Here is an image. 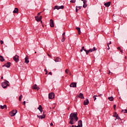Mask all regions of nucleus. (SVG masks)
Masks as SVG:
<instances>
[{"label": "nucleus", "mask_w": 127, "mask_h": 127, "mask_svg": "<svg viewBox=\"0 0 127 127\" xmlns=\"http://www.w3.org/2000/svg\"><path fill=\"white\" fill-rule=\"evenodd\" d=\"M70 121L69 124L70 125H74V124L78 121V118L77 116V113H72L69 116Z\"/></svg>", "instance_id": "obj_1"}, {"label": "nucleus", "mask_w": 127, "mask_h": 127, "mask_svg": "<svg viewBox=\"0 0 127 127\" xmlns=\"http://www.w3.org/2000/svg\"><path fill=\"white\" fill-rule=\"evenodd\" d=\"M8 81L5 82L4 81L3 82H2L1 83V86L2 87V88H3V89H5V88L8 87V86H9V84H8Z\"/></svg>", "instance_id": "obj_2"}, {"label": "nucleus", "mask_w": 127, "mask_h": 127, "mask_svg": "<svg viewBox=\"0 0 127 127\" xmlns=\"http://www.w3.org/2000/svg\"><path fill=\"white\" fill-rule=\"evenodd\" d=\"M17 113V110H12L11 112H10V116H11V117H14V116L16 115Z\"/></svg>", "instance_id": "obj_3"}, {"label": "nucleus", "mask_w": 127, "mask_h": 127, "mask_svg": "<svg viewBox=\"0 0 127 127\" xmlns=\"http://www.w3.org/2000/svg\"><path fill=\"white\" fill-rule=\"evenodd\" d=\"M19 57L17 55H16L15 56H14L13 57V59L14 60V61H15V62H18V61H19Z\"/></svg>", "instance_id": "obj_4"}, {"label": "nucleus", "mask_w": 127, "mask_h": 127, "mask_svg": "<svg viewBox=\"0 0 127 127\" xmlns=\"http://www.w3.org/2000/svg\"><path fill=\"white\" fill-rule=\"evenodd\" d=\"M63 8H64V5H61V6H58V5H55L54 6V9H63Z\"/></svg>", "instance_id": "obj_5"}, {"label": "nucleus", "mask_w": 127, "mask_h": 127, "mask_svg": "<svg viewBox=\"0 0 127 127\" xmlns=\"http://www.w3.org/2000/svg\"><path fill=\"white\" fill-rule=\"evenodd\" d=\"M55 94L54 93L51 92L49 94V99L50 100H52V99H54Z\"/></svg>", "instance_id": "obj_6"}, {"label": "nucleus", "mask_w": 127, "mask_h": 127, "mask_svg": "<svg viewBox=\"0 0 127 127\" xmlns=\"http://www.w3.org/2000/svg\"><path fill=\"white\" fill-rule=\"evenodd\" d=\"M36 20L39 22V21H41V19H42V16H40V17H38V16L35 17Z\"/></svg>", "instance_id": "obj_7"}, {"label": "nucleus", "mask_w": 127, "mask_h": 127, "mask_svg": "<svg viewBox=\"0 0 127 127\" xmlns=\"http://www.w3.org/2000/svg\"><path fill=\"white\" fill-rule=\"evenodd\" d=\"M70 87L72 88H76V87H77V83L72 82L70 84Z\"/></svg>", "instance_id": "obj_8"}, {"label": "nucleus", "mask_w": 127, "mask_h": 127, "mask_svg": "<svg viewBox=\"0 0 127 127\" xmlns=\"http://www.w3.org/2000/svg\"><path fill=\"white\" fill-rule=\"evenodd\" d=\"M81 0L83 1V7H84V8H86V7L88 6V5L87 4V0Z\"/></svg>", "instance_id": "obj_9"}, {"label": "nucleus", "mask_w": 127, "mask_h": 127, "mask_svg": "<svg viewBox=\"0 0 127 127\" xmlns=\"http://www.w3.org/2000/svg\"><path fill=\"white\" fill-rule=\"evenodd\" d=\"M50 25L51 27H54V23L53 22V20L52 19L50 20Z\"/></svg>", "instance_id": "obj_10"}, {"label": "nucleus", "mask_w": 127, "mask_h": 127, "mask_svg": "<svg viewBox=\"0 0 127 127\" xmlns=\"http://www.w3.org/2000/svg\"><path fill=\"white\" fill-rule=\"evenodd\" d=\"M32 89H33L34 90H37V91H38V90H39V87H38L37 85L35 84L32 87Z\"/></svg>", "instance_id": "obj_11"}, {"label": "nucleus", "mask_w": 127, "mask_h": 127, "mask_svg": "<svg viewBox=\"0 0 127 127\" xmlns=\"http://www.w3.org/2000/svg\"><path fill=\"white\" fill-rule=\"evenodd\" d=\"M83 105L84 106H87V105H89V100L86 99L83 102Z\"/></svg>", "instance_id": "obj_12"}, {"label": "nucleus", "mask_w": 127, "mask_h": 127, "mask_svg": "<svg viewBox=\"0 0 127 127\" xmlns=\"http://www.w3.org/2000/svg\"><path fill=\"white\" fill-rule=\"evenodd\" d=\"M104 5L106 6L107 7H109L111 5V2H107L104 3Z\"/></svg>", "instance_id": "obj_13"}, {"label": "nucleus", "mask_w": 127, "mask_h": 127, "mask_svg": "<svg viewBox=\"0 0 127 127\" xmlns=\"http://www.w3.org/2000/svg\"><path fill=\"white\" fill-rule=\"evenodd\" d=\"M37 117L38 118H39V119H41V120H42L43 119H45V115L44 114L41 116L37 115Z\"/></svg>", "instance_id": "obj_14"}, {"label": "nucleus", "mask_w": 127, "mask_h": 127, "mask_svg": "<svg viewBox=\"0 0 127 127\" xmlns=\"http://www.w3.org/2000/svg\"><path fill=\"white\" fill-rule=\"evenodd\" d=\"M78 98H80V99H82V100L84 99V95L82 93H80L78 95Z\"/></svg>", "instance_id": "obj_15"}, {"label": "nucleus", "mask_w": 127, "mask_h": 127, "mask_svg": "<svg viewBox=\"0 0 127 127\" xmlns=\"http://www.w3.org/2000/svg\"><path fill=\"white\" fill-rule=\"evenodd\" d=\"M38 110H39V111H40L41 113H42V112H43V110L42 109V106H41V105L39 106Z\"/></svg>", "instance_id": "obj_16"}, {"label": "nucleus", "mask_w": 127, "mask_h": 127, "mask_svg": "<svg viewBox=\"0 0 127 127\" xmlns=\"http://www.w3.org/2000/svg\"><path fill=\"white\" fill-rule=\"evenodd\" d=\"M78 126H79L80 127H83V123H82V121L80 120L78 122Z\"/></svg>", "instance_id": "obj_17"}, {"label": "nucleus", "mask_w": 127, "mask_h": 127, "mask_svg": "<svg viewBox=\"0 0 127 127\" xmlns=\"http://www.w3.org/2000/svg\"><path fill=\"white\" fill-rule=\"evenodd\" d=\"M25 63H26L27 64L29 63V60H28V57H27V56L25 58Z\"/></svg>", "instance_id": "obj_18"}, {"label": "nucleus", "mask_w": 127, "mask_h": 127, "mask_svg": "<svg viewBox=\"0 0 127 127\" xmlns=\"http://www.w3.org/2000/svg\"><path fill=\"white\" fill-rule=\"evenodd\" d=\"M55 62H60L61 61V59L59 57H57L56 59L55 60Z\"/></svg>", "instance_id": "obj_19"}, {"label": "nucleus", "mask_w": 127, "mask_h": 127, "mask_svg": "<svg viewBox=\"0 0 127 127\" xmlns=\"http://www.w3.org/2000/svg\"><path fill=\"white\" fill-rule=\"evenodd\" d=\"M13 12V13H18V8H15Z\"/></svg>", "instance_id": "obj_20"}, {"label": "nucleus", "mask_w": 127, "mask_h": 127, "mask_svg": "<svg viewBox=\"0 0 127 127\" xmlns=\"http://www.w3.org/2000/svg\"><path fill=\"white\" fill-rule=\"evenodd\" d=\"M10 63H7V64H5V66L7 67V68H9L10 67Z\"/></svg>", "instance_id": "obj_21"}, {"label": "nucleus", "mask_w": 127, "mask_h": 127, "mask_svg": "<svg viewBox=\"0 0 127 127\" xmlns=\"http://www.w3.org/2000/svg\"><path fill=\"white\" fill-rule=\"evenodd\" d=\"M76 29L77 30L78 34H81V30H80V28L76 27Z\"/></svg>", "instance_id": "obj_22"}, {"label": "nucleus", "mask_w": 127, "mask_h": 127, "mask_svg": "<svg viewBox=\"0 0 127 127\" xmlns=\"http://www.w3.org/2000/svg\"><path fill=\"white\" fill-rule=\"evenodd\" d=\"M96 49L95 47H94L93 49H89V51L90 52H94V51H96Z\"/></svg>", "instance_id": "obj_23"}, {"label": "nucleus", "mask_w": 127, "mask_h": 127, "mask_svg": "<svg viewBox=\"0 0 127 127\" xmlns=\"http://www.w3.org/2000/svg\"><path fill=\"white\" fill-rule=\"evenodd\" d=\"M0 109H1V110H3V109H6V105H3V106L0 105Z\"/></svg>", "instance_id": "obj_24"}, {"label": "nucleus", "mask_w": 127, "mask_h": 127, "mask_svg": "<svg viewBox=\"0 0 127 127\" xmlns=\"http://www.w3.org/2000/svg\"><path fill=\"white\" fill-rule=\"evenodd\" d=\"M108 100H109V101H110L111 102H113V101H114V97H113V96L108 97Z\"/></svg>", "instance_id": "obj_25"}, {"label": "nucleus", "mask_w": 127, "mask_h": 127, "mask_svg": "<svg viewBox=\"0 0 127 127\" xmlns=\"http://www.w3.org/2000/svg\"><path fill=\"white\" fill-rule=\"evenodd\" d=\"M0 61L1 62H3L4 61V59L3 58V57L0 56Z\"/></svg>", "instance_id": "obj_26"}, {"label": "nucleus", "mask_w": 127, "mask_h": 127, "mask_svg": "<svg viewBox=\"0 0 127 127\" xmlns=\"http://www.w3.org/2000/svg\"><path fill=\"white\" fill-rule=\"evenodd\" d=\"M84 51L86 53V55H88V54H89V53L90 52V50H84Z\"/></svg>", "instance_id": "obj_27"}, {"label": "nucleus", "mask_w": 127, "mask_h": 127, "mask_svg": "<svg viewBox=\"0 0 127 127\" xmlns=\"http://www.w3.org/2000/svg\"><path fill=\"white\" fill-rule=\"evenodd\" d=\"M122 112L124 113V114H127V109L122 110Z\"/></svg>", "instance_id": "obj_28"}, {"label": "nucleus", "mask_w": 127, "mask_h": 127, "mask_svg": "<svg viewBox=\"0 0 127 127\" xmlns=\"http://www.w3.org/2000/svg\"><path fill=\"white\" fill-rule=\"evenodd\" d=\"M22 97V95H21L19 97V100L20 102L21 101V98Z\"/></svg>", "instance_id": "obj_29"}, {"label": "nucleus", "mask_w": 127, "mask_h": 127, "mask_svg": "<svg viewBox=\"0 0 127 127\" xmlns=\"http://www.w3.org/2000/svg\"><path fill=\"white\" fill-rule=\"evenodd\" d=\"M64 41H65V37H63L62 42H64Z\"/></svg>", "instance_id": "obj_30"}, {"label": "nucleus", "mask_w": 127, "mask_h": 127, "mask_svg": "<svg viewBox=\"0 0 127 127\" xmlns=\"http://www.w3.org/2000/svg\"><path fill=\"white\" fill-rule=\"evenodd\" d=\"M96 97H98V96L97 95H94L93 96V99H94V101H96V100H97V98H96Z\"/></svg>", "instance_id": "obj_31"}, {"label": "nucleus", "mask_w": 127, "mask_h": 127, "mask_svg": "<svg viewBox=\"0 0 127 127\" xmlns=\"http://www.w3.org/2000/svg\"><path fill=\"white\" fill-rule=\"evenodd\" d=\"M78 10H79V9H78V6H76V9H75L76 12H78Z\"/></svg>", "instance_id": "obj_32"}, {"label": "nucleus", "mask_w": 127, "mask_h": 127, "mask_svg": "<svg viewBox=\"0 0 127 127\" xmlns=\"http://www.w3.org/2000/svg\"><path fill=\"white\" fill-rule=\"evenodd\" d=\"M44 71H45V72H46L45 75H47V73H48L47 69H45Z\"/></svg>", "instance_id": "obj_33"}, {"label": "nucleus", "mask_w": 127, "mask_h": 127, "mask_svg": "<svg viewBox=\"0 0 127 127\" xmlns=\"http://www.w3.org/2000/svg\"><path fill=\"white\" fill-rule=\"evenodd\" d=\"M70 2H73V3L76 2V0H70Z\"/></svg>", "instance_id": "obj_34"}, {"label": "nucleus", "mask_w": 127, "mask_h": 127, "mask_svg": "<svg viewBox=\"0 0 127 127\" xmlns=\"http://www.w3.org/2000/svg\"><path fill=\"white\" fill-rule=\"evenodd\" d=\"M68 71H69V70H68V69H65V72L66 74H68Z\"/></svg>", "instance_id": "obj_35"}, {"label": "nucleus", "mask_w": 127, "mask_h": 127, "mask_svg": "<svg viewBox=\"0 0 127 127\" xmlns=\"http://www.w3.org/2000/svg\"><path fill=\"white\" fill-rule=\"evenodd\" d=\"M81 49H82V50H84V51H85V50H86V49H85V47H82V48H81Z\"/></svg>", "instance_id": "obj_36"}, {"label": "nucleus", "mask_w": 127, "mask_h": 127, "mask_svg": "<svg viewBox=\"0 0 127 127\" xmlns=\"http://www.w3.org/2000/svg\"><path fill=\"white\" fill-rule=\"evenodd\" d=\"M62 36L64 37H65V32H64L63 33Z\"/></svg>", "instance_id": "obj_37"}, {"label": "nucleus", "mask_w": 127, "mask_h": 127, "mask_svg": "<svg viewBox=\"0 0 127 127\" xmlns=\"http://www.w3.org/2000/svg\"><path fill=\"white\" fill-rule=\"evenodd\" d=\"M107 46L108 47V48L107 49L108 50H110V46L109 45V44H107Z\"/></svg>", "instance_id": "obj_38"}, {"label": "nucleus", "mask_w": 127, "mask_h": 127, "mask_svg": "<svg viewBox=\"0 0 127 127\" xmlns=\"http://www.w3.org/2000/svg\"><path fill=\"white\" fill-rule=\"evenodd\" d=\"M0 44H3V41H2V40H0Z\"/></svg>", "instance_id": "obj_39"}, {"label": "nucleus", "mask_w": 127, "mask_h": 127, "mask_svg": "<svg viewBox=\"0 0 127 127\" xmlns=\"http://www.w3.org/2000/svg\"><path fill=\"white\" fill-rule=\"evenodd\" d=\"M116 119H117V120H121V118L119 117H117Z\"/></svg>", "instance_id": "obj_40"}, {"label": "nucleus", "mask_w": 127, "mask_h": 127, "mask_svg": "<svg viewBox=\"0 0 127 127\" xmlns=\"http://www.w3.org/2000/svg\"><path fill=\"white\" fill-rule=\"evenodd\" d=\"M117 49H118V50H121V47H118V48H117Z\"/></svg>", "instance_id": "obj_41"}, {"label": "nucleus", "mask_w": 127, "mask_h": 127, "mask_svg": "<svg viewBox=\"0 0 127 127\" xmlns=\"http://www.w3.org/2000/svg\"><path fill=\"white\" fill-rule=\"evenodd\" d=\"M116 107H117V106L116 105H114V108L115 109V110H116Z\"/></svg>", "instance_id": "obj_42"}, {"label": "nucleus", "mask_w": 127, "mask_h": 127, "mask_svg": "<svg viewBox=\"0 0 127 127\" xmlns=\"http://www.w3.org/2000/svg\"><path fill=\"white\" fill-rule=\"evenodd\" d=\"M40 13H41V12H39L37 14V16H38L39 15H40Z\"/></svg>", "instance_id": "obj_43"}, {"label": "nucleus", "mask_w": 127, "mask_h": 127, "mask_svg": "<svg viewBox=\"0 0 127 127\" xmlns=\"http://www.w3.org/2000/svg\"><path fill=\"white\" fill-rule=\"evenodd\" d=\"M49 75H52V72H49Z\"/></svg>", "instance_id": "obj_44"}, {"label": "nucleus", "mask_w": 127, "mask_h": 127, "mask_svg": "<svg viewBox=\"0 0 127 127\" xmlns=\"http://www.w3.org/2000/svg\"><path fill=\"white\" fill-rule=\"evenodd\" d=\"M50 126H51V127H52L53 126V123H51L50 124Z\"/></svg>", "instance_id": "obj_45"}, {"label": "nucleus", "mask_w": 127, "mask_h": 127, "mask_svg": "<svg viewBox=\"0 0 127 127\" xmlns=\"http://www.w3.org/2000/svg\"><path fill=\"white\" fill-rule=\"evenodd\" d=\"M108 44V45H110V44H112V42L110 41V42H109V44Z\"/></svg>", "instance_id": "obj_46"}, {"label": "nucleus", "mask_w": 127, "mask_h": 127, "mask_svg": "<svg viewBox=\"0 0 127 127\" xmlns=\"http://www.w3.org/2000/svg\"><path fill=\"white\" fill-rule=\"evenodd\" d=\"M81 7H82V6H78V8L79 9H80L81 8Z\"/></svg>", "instance_id": "obj_47"}, {"label": "nucleus", "mask_w": 127, "mask_h": 127, "mask_svg": "<svg viewBox=\"0 0 127 127\" xmlns=\"http://www.w3.org/2000/svg\"><path fill=\"white\" fill-rule=\"evenodd\" d=\"M25 103H26L25 101H24L23 102V104H24V106H25Z\"/></svg>", "instance_id": "obj_48"}, {"label": "nucleus", "mask_w": 127, "mask_h": 127, "mask_svg": "<svg viewBox=\"0 0 127 127\" xmlns=\"http://www.w3.org/2000/svg\"><path fill=\"white\" fill-rule=\"evenodd\" d=\"M69 127H75V126L72 125L71 127V126H70Z\"/></svg>", "instance_id": "obj_49"}, {"label": "nucleus", "mask_w": 127, "mask_h": 127, "mask_svg": "<svg viewBox=\"0 0 127 127\" xmlns=\"http://www.w3.org/2000/svg\"><path fill=\"white\" fill-rule=\"evenodd\" d=\"M74 127H80V125H78L77 126H74Z\"/></svg>", "instance_id": "obj_50"}, {"label": "nucleus", "mask_w": 127, "mask_h": 127, "mask_svg": "<svg viewBox=\"0 0 127 127\" xmlns=\"http://www.w3.org/2000/svg\"><path fill=\"white\" fill-rule=\"evenodd\" d=\"M120 52H121V53H123V50H120Z\"/></svg>", "instance_id": "obj_51"}, {"label": "nucleus", "mask_w": 127, "mask_h": 127, "mask_svg": "<svg viewBox=\"0 0 127 127\" xmlns=\"http://www.w3.org/2000/svg\"><path fill=\"white\" fill-rule=\"evenodd\" d=\"M83 50L82 49L80 50V52H83Z\"/></svg>", "instance_id": "obj_52"}, {"label": "nucleus", "mask_w": 127, "mask_h": 127, "mask_svg": "<svg viewBox=\"0 0 127 127\" xmlns=\"http://www.w3.org/2000/svg\"><path fill=\"white\" fill-rule=\"evenodd\" d=\"M1 79H3V76H1Z\"/></svg>", "instance_id": "obj_53"}, {"label": "nucleus", "mask_w": 127, "mask_h": 127, "mask_svg": "<svg viewBox=\"0 0 127 127\" xmlns=\"http://www.w3.org/2000/svg\"><path fill=\"white\" fill-rule=\"evenodd\" d=\"M109 75H111V71H109Z\"/></svg>", "instance_id": "obj_54"}, {"label": "nucleus", "mask_w": 127, "mask_h": 127, "mask_svg": "<svg viewBox=\"0 0 127 127\" xmlns=\"http://www.w3.org/2000/svg\"><path fill=\"white\" fill-rule=\"evenodd\" d=\"M41 23H42V21H41Z\"/></svg>", "instance_id": "obj_55"}, {"label": "nucleus", "mask_w": 127, "mask_h": 127, "mask_svg": "<svg viewBox=\"0 0 127 127\" xmlns=\"http://www.w3.org/2000/svg\"><path fill=\"white\" fill-rule=\"evenodd\" d=\"M35 54H36V52H35Z\"/></svg>", "instance_id": "obj_56"}, {"label": "nucleus", "mask_w": 127, "mask_h": 127, "mask_svg": "<svg viewBox=\"0 0 127 127\" xmlns=\"http://www.w3.org/2000/svg\"><path fill=\"white\" fill-rule=\"evenodd\" d=\"M48 55V56H49L50 57V55Z\"/></svg>", "instance_id": "obj_57"}]
</instances>
